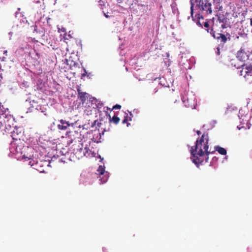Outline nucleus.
Returning <instances> with one entry per match:
<instances>
[{"label":"nucleus","instance_id":"aec40b11","mask_svg":"<svg viewBox=\"0 0 252 252\" xmlns=\"http://www.w3.org/2000/svg\"><path fill=\"white\" fill-rule=\"evenodd\" d=\"M4 117H5V113H3L2 114H0V128H1V126H3V123H4V121H2L4 119Z\"/></svg>","mask_w":252,"mask_h":252},{"label":"nucleus","instance_id":"5701e85b","mask_svg":"<svg viewBox=\"0 0 252 252\" xmlns=\"http://www.w3.org/2000/svg\"><path fill=\"white\" fill-rule=\"evenodd\" d=\"M203 26L204 28H206V30L209 32V25L208 24V22H203Z\"/></svg>","mask_w":252,"mask_h":252},{"label":"nucleus","instance_id":"39448f33","mask_svg":"<svg viewBox=\"0 0 252 252\" xmlns=\"http://www.w3.org/2000/svg\"><path fill=\"white\" fill-rule=\"evenodd\" d=\"M94 140L92 138L88 144L84 148V156L87 158H93L94 157Z\"/></svg>","mask_w":252,"mask_h":252},{"label":"nucleus","instance_id":"1a4fd4ad","mask_svg":"<svg viewBox=\"0 0 252 252\" xmlns=\"http://www.w3.org/2000/svg\"><path fill=\"white\" fill-rule=\"evenodd\" d=\"M95 3H97V6L99 7V8L102 10V12L103 13L104 16L106 18H108L110 17L108 15L109 12L107 10H105L104 9H106L108 7V4H107V2L106 0H95Z\"/></svg>","mask_w":252,"mask_h":252},{"label":"nucleus","instance_id":"cd10ccee","mask_svg":"<svg viewBox=\"0 0 252 252\" xmlns=\"http://www.w3.org/2000/svg\"><path fill=\"white\" fill-rule=\"evenodd\" d=\"M196 133L197 134V135H200L201 134V132H200V131L197 130L196 131Z\"/></svg>","mask_w":252,"mask_h":252},{"label":"nucleus","instance_id":"dca6fc26","mask_svg":"<svg viewBox=\"0 0 252 252\" xmlns=\"http://www.w3.org/2000/svg\"><path fill=\"white\" fill-rule=\"evenodd\" d=\"M109 121L113 122L115 124H118L120 122V118L117 116H113L112 118L111 117L110 115H109Z\"/></svg>","mask_w":252,"mask_h":252},{"label":"nucleus","instance_id":"a878e982","mask_svg":"<svg viewBox=\"0 0 252 252\" xmlns=\"http://www.w3.org/2000/svg\"><path fill=\"white\" fill-rule=\"evenodd\" d=\"M216 54L217 55H220V49L219 47H218L217 48V52H216Z\"/></svg>","mask_w":252,"mask_h":252},{"label":"nucleus","instance_id":"9d476101","mask_svg":"<svg viewBox=\"0 0 252 252\" xmlns=\"http://www.w3.org/2000/svg\"><path fill=\"white\" fill-rule=\"evenodd\" d=\"M109 108L107 107H103L102 110L98 109L97 113L99 114V120L100 121H103L105 118L109 117L108 110Z\"/></svg>","mask_w":252,"mask_h":252},{"label":"nucleus","instance_id":"bb28decb","mask_svg":"<svg viewBox=\"0 0 252 252\" xmlns=\"http://www.w3.org/2000/svg\"><path fill=\"white\" fill-rule=\"evenodd\" d=\"M98 158H99L100 159V161H101V162H102V160H103V158H102L100 155H99V156H98Z\"/></svg>","mask_w":252,"mask_h":252},{"label":"nucleus","instance_id":"6e6552de","mask_svg":"<svg viewBox=\"0 0 252 252\" xmlns=\"http://www.w3.org/2000/svg\"><path fill=\"white\" fill-rule=\"evenodd\" d=\"M252 53L249 51H246L244 49L241 48L236 54L237 58L242 62H246L249 59Z\"/></svg>","mask_w":252,"mask_h":252},{"label":"nucleus","instance_id":"2eb2a0df","mask_svg":"<svg viewBox=\"0 0 252 252\" xmlns=\"http://www.w3.org/2000/svg\"><path fill=\"white\" fill-rule=\"evenodd\" d=\"M216 151H218L219 153L221 155H225L227 153V151L225 149L220 147L219 146L215 147Z\"/></svg>","mask_w":252,"mask_h":252},{"label":"nucleus","instance_id":"f3484780","mask_svg":"<svg viewBox=\"0 0 252 252\" xmlns=\"http://www.w3.org/2000/svg\"><path fill=\"white\" fill-rule=\"evenodd\" d=\"M11 137L12 139L14 140H17L18 139L20 140V138L19 136V134L17 133V131H13L11 132Z\"/></svg>","mask_w":252,"mask_h":252},{"label":"nucleus","instance_id":"c85d7f7f","mask_svg":"<svg viewBox=\"0 0 252 252\" xmlns=\"http://www.w3.org/2000/svg\"><path fill=\"white\" fill-rule=\"evenodd\" d=\"M7 53V50H5V51H4V52H3V54L6 55Z\"/></svg>","mask_w":252,"mask_h":252},{"label":"nucleus","instance_id":"f03ea898","mask_svg":"<svg viewBox=\"0 0 252 252\" xmlns=\"http://www.w3.org/2000/svg\"><path fill=\"white\" fill-rule=\"evenodd\" d=\"M195 2L196 3V7L206 15L211 14L213 10L215 12L222 10V6L220 2L216 3L214 9H213L212 0H198Z\"/></svg>","mask_w":252,"mask_h":252},{"label":"nucleus","instance_id":"a211bd4d","mask_svg":"<svg viewBox=\"0 0 252 252\" xmlns=\"http://www.w3.org/2000/svg\"><path fill=\"white\" fill-rule=\"evenodd\" d=\"M95 105L96 106V108L97 109V110L98 109L102 110V108L104 107L103 106V103H100V102H98L97 99L95 98Z\"/></svg>","mask_w":252,"mask_h":252},{"label":"nucleus","instance_id":"7ed1b4c3","mask_svg":"<svg viewBox=\"0 0 252 252\" xmlns=\"http://www.w3.org/2000/svg\"><path fill=\"white\" fill-rule=\"evenodd\" d=\"M69 143H73L71 146L72 152L76 158L80 159L84 156V149L80 137L71 139Z\"/></svg>","mask_w":252,"mask_h":252},{"label":"nucleus","instance_id":"4be33fe9","mask_svg":"<svg viewBox=\"0 0 252 252\" xmlns=\"http://www.w3.org/2000/svg\"><path fill=\"white\" fill-rule=\"evenodd\" d=\"M126 117H125V119L123 121V124L127 123V126H128L129 124L127 123V121H128V120L127 119L128 115L126 113ZM129 120L131 121V118L130 117L129 118Z\"/></svg>","mask_w":252,"mask_h":252},{"label":"nucleus","instance_id":"c756f323","mask_svg":"<svg viewBox=\"0 0 252 252\" xmlns=\"http://www.w3.org/2000/svg\"><path fill=\"white\" fill-rule=\"evenodd\" d=\"M221 27H222V28H225V26H224V24H222V25H221Z\"/></svg>","mask_w":252,"mask_h":252},{"label":"nucleus","instance_id":"412c9836","mask_svg":"<svg viewBox=\"0 0 252 252\" xmlns=\"http://www.w3.org/2000/svg\"><path fill=\"white\" fill-rule=\"evenodd\" d=\"M117 1L121 3H125L126 4L129 5V4L130 3V0H117Z\"/></svg>","mask_w":252,"mask_h":252},{"label":"nucleus","instance_id":"6ab92c4d","mask_svg":"<svg viewBox=\"0 0 252 252\" xmlns=\"http://www.w3.org/2000/svg\"><path fill=\"white\" fill-rule=\"evenodd\" d=\"M33 107H35V109L41 111V112L44 113L46 112V109L44 107H42L41 105H37L36 106H32Z\"/></svg>","mask_w":252,"mask_h":252},{"label":"nucleus","instance_id":"7c9ffc66","mask_svg":"<svg viewBox=\"0 0 252 252\" xmlns=\"http://www.w3.org/2000/svg\"><path fill=\"white\" fill-rule=\"evenodd\" d=\"M1 107H2V108H3V106H2V105H1V103H0V110H2Z\"/></svg>","mask_w":252,"mask_h":252},{"label":"nucleus","instance_id":"2f4dec72","mask_svg":"<svg viewBox=\"0 0 252 252\" xmlns=\"http://www.w3.org/2000/svg\"><path fill=\"white\" fill-rule=\"evenodd\" d=\"M86 75L85 73H83L82 74V77L83 78L84 76H85Z\"/></svg>","mask_w":252,"mask_h":252},{"label":"nucleus","instance_id":"ddd939ff","mask_svg":"<svg viewBox=\"0 0 252 252\" xmlns=\"http://www.w3.org/2000/svg\"><path fill=\"white\" fill-rule=\"evenodd\" d=\"M77 92L78 98L84 103L85 102L86 98L88 97L89 94L85 92H82L80 89H77Z\"/></svg>","mask_w":252,"mask_h":252},{"label":"nucleus","instance_id":"0eeeda50","mask_svg":"<svg viewBox=\"0 0 252 252\" xmlns=\"http://www.w3.org/2000/svg\"><path fill=\"white\" fill-rule=\"evenodd\" d=\"M98 172L99 176L97 178L99 179V184L105 183L107 182L108 179V175L107 172H105V167L104 165H100L97 170Z\"/></svg>","mask_w":252,"mask_h":252},{"label":"nucleus","instance_id":"20e7f679","mask_svg":"<svg viewBox=\"0 0 252 252\" xmlns=\"http://www.w3.org/2000/svg\"><path fill=\"white\" fill-rule=\"evenodd\" d=\"M242 69L240 71V74L243 76L247 80L252 81V65L250 64L244 63L241 66Z\"/></svg>","mask_w":252,"mask_h":252},{"label":"nucleus","instance_id":"4468645a","mask_svg":"<svg viewBox=\"0 0 252 252\" xmlns=\"http://www.w3.org/2000/svg\"><path fill=\"white\" fill-rule=\"evenodd\" d=\"M60 124L58 125V128L60 130H66L68 127L70 126L69 122H67L63 119L59 121Z\"/></svg>","mask_w":252,"mask_h":252},{"label":"nucleus","instance_id":"423d86ee","mask_svg":"<svg viewBox=\"0 0 252 252\" xmlns=\"http://www.w3.org/2000/svg\"><path fill=\"white\" fill-rule=\"evenodd\" d=\"M210 32L214 38L216 39L218 41L220 42V43L224 44L228 39L229 40H230V35L228 33H227L226 35L220 33H215V32L214 31L212 28L211 29Z\"/></svg>","mask_w":252,"mask_h":252},{"label":"nucleus","instance_id":"f8f14e48","mask_svg":"<svg viewBox=\"0 0 252 252\" xmlns=\"http://www.w3.org/2000/svg\"><path fill=\"white\" fill-rule=\"evenodd\" d=\"M182 100L184 103V104L186 107H190L191 109L195 108V103L194 99H189L188 98H185L184 97L182 98Z\"/></svg>","mask_w":252,"mask_h":252},{"label":"nucleus","instance_id":"f257e3e1","mask_svg":"<svg viewBox=\"0 0 252 252\" xmlns=\"http://www.w3.org/2000/svg\"><path fill=\"white\" fill-rule=\"evenodd\" d=\"M208 134L204 133L200 138L197 139L195 145L190 149L191 158L197 166L207 162L208 156L211 153L208 151Z\"/></svg>","mask_w":252,"mask_h":252},{"label":"nucleus","instance_id":"9b49d317","mask_svg":"<svg viewBox=\"0 0 252 252\" xmlns=\"http://www.w3.org/2000/svg\"><path fill=\"white\" fill-rule=\"evenodd\" d=\"M4 123H3V126L7 128V126L11 127V125H13V118L11 115H7L5 114V117H4V119L2 120Z\"/></svg>","mask_w":252,"mask_h":252},{"label":"nucleus","instance_id":"b1692460","mask_svg":"<svg viewBox=\"0 0 252 252\" xmlns=\"http://www.w3.org/2000/svg\"><path fill=\"white\" fill-rule=\"evenodd\" d=\"M190 1H191L190 13H191V16H192L193 13V7H194V4L193 2H192L191 0H190Z\"/></svg>","mask_w":252,"mask_h":252},{"label":"nucleus","instance_id":"393cba45","mask_svg":"<svg viewBox=\"0 0 252 252\" xmlns=\"http://www.w3.org/2000/svg\"><path fill=\"white\" fill-rule=\"evenodd\" d=\"M121 108V106L120 105L116 104L113 107L112 110L113 109H120Z\"/></svg>","mask_w":252,"mask_h":252}]
</instances>
